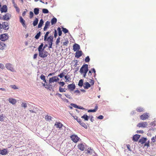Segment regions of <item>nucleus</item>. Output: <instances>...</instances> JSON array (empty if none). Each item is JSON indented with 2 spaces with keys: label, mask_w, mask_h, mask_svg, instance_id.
<instances>
[{
  "label": "nucleus",
  "mask_w": 156,
  "mask_h": 156,
  "mask_svg": "<svg viewBox=\"0 0 156 156\" xmlns=\"http://www.w3.org/2000/svg\"><path fill=\"white\" fill-rule=\"evenodd\" d=\"M38 22V20L37 18H36L33 23V25L34 26H35L37 25Z\"/></svg>",
  "instance_id": "obj_31"
},
{
  "label": "nucleus",
  "mask_w": 156,
  "mask_h": 156,
  "mask_svg": "<svg viewBox=\"0 0 156 156\" xmlns=\"http://www.w3.org/2000/svg\"><path fill=\"white\" fill-rule=\"evenodd\" d=\"M42 12L44 13H48L49 11L48 9H42Z\"/></svg>",
  "instance_id": "obj_45"
},
{
  "label": "nucleus",
  "mask_w": 156,
  "mask_h": 156,
  "mask_svg": "<svg viewBox=\"0 0 156 156\" xmlns=\"http://www.w3.org/2000/svg\"><path fill=\"white\" fill-rule=\"evenodd\" d=\"M71 105L73 106L75 108H78L79 106L77 105H76L74 104H71Z\"/></svg>",
  "instance_id": "obj_57"
},
{
  "label": "nucleus",
  "mask_w": 156,
  "mask_h": 156,
  "mask_svg": "<svg viewBox=\"0 0 156 156\" xmlns=\"http://www.w3.org/2000/svg\"><path fill=\"white\" fill-rule=\"evenodd\" d=\"M85 86H84L85 89H88L90 87V85L88 82H86L84 83Z\"/></svg>",
  "instance_id": "obj_23"
},
{
  "label": "nucleus",
  "mask_w": 156,
  "mask_h": 156,
  "mask_svg": "<svg viewBox=\"0 0 156 156\" xmlns=\"http://www.w3.org/2000/svg\"><path fill=\"white\" fill-rule=\"evenodd\" d=\"M44 23V21L43 19H41L40 20L39 23L38 25V28H40L41 27L43 24Z\"/></svg>",
  "instance_id": "obj_25"
},
{
  "label": "nucleus",
  "mask_w": 156,
  "mask_h": 156,
  "mask_svg": "<svg viewBox=\"0 0 156 156\" xmlns=\"http://www.w3.org/2000/svg\"><path fill=\"white\" fill-rule=\"evenodd\" d=\"M7 153V151L6 149H4L1 150V154L2 155H6Z\"/></svg>",
  "instance_id": "obj_26"
},
{
  "label": "nucleus",
  "mask_w": 156,
  "mask_h": 156,
  "mask_svg": "<svg viewBox=\"0 0 156 156\" xmlns=\"http://www.w3.org/2000/svg\"><path fill=\"white\" fill-rule=\"evenodd\" d=\"M59 80V78H58L56 76H54L53 77L49 78V83L50 84L52 83L56 82Z\"/></svg>",
  "instance_id": "obj_3"
},
{
  "label": "nucleus",
  "mask_w": 156,
  "mask_h": 156,
  "mask_svg": "<svg viewBox=\"0 0 156 156\" xmlns=\"http://www.w3.org/2000/svg\"><path fill=\"white\" fill-rule=\"evenodd\" d=\"M72 140L75 143H76L78 141L80 138L75 135H73L71 136Z\"/></svg>",
  "instance_id": "obj_5"
},
{
  "label": "nucleus",
  "mask_w": 156,
  "mask_h": 156,
  "mask_svg": "<svg viewBox=\"0 0 156 156\" xmlns=\"http://www.w3.org/2000/svg\"><path fill=\"white\" fill-rule=\"evenodd\" d=\"M90 59L89 56H87L85 59V62H89L90 61Z\"/></svg>",
  "instance_id": "obj_44"
},
{
  "label": "nucleus",
  "mask_w": 156,
  "mask_h": 156,
  "mask_svg": "<svg viewBox=\"0 0 156 156\" xmlns=\"http://www.w3.org/2000/svg\"><path fill=\"white\" fill-rule=\"evenodd\" d=\"M73 50L74 51H76L80 49V45L77 44H74L73 46Z\"/></svg>",
  "instance_id": "obj_15"
},
{
  "label": "nucleus",
  "mask_w": 156,
  "mask_h": 156,
  "mask_svg": "<svg viewBox=\"0 0 156 156\" xmlns=\"http://www.w3.org/2000/svg\"><path fill=\"white\" fill-rule=\"evenodd\" d=\"M55 125L56 128H59V129L61 128L63 126L61 123L58 122H56Z\"/></svg>",
  "instance_id": "obj_16"
},
{
  "label": "nucleus",
  "mask_w": 156,
  "mask_h": 156,
  "mask_svg": "<svg viewBox=\"0 0 156 156\" xmlns=\"http://www.w3.org/2000/svg\"><path fill=\"white\" fill-rule=\"evenodd\" d=\"M148 126V123L146 122H142L139 123L137 126L139 127L146 128Z\"/></svg>",
  "instance_id": "obj_4"
},
{
  "label": "nucleus",
  "mask_w": 156,
  "mask_h": 156,
  "mask_svg": "<svg viewBox=\"0 0 156 156\" xmlns=\"http://www.w3.org/2000/svg\"><path fill=\"white\" fill-rule=\"evenodd\" d=\"M43 45L44 44L43 43L41 44L38 48V51H40L43 49V48H42L43 46Z\"/></svg>",
  "instance_id": "obj_42"
},
{
  "label": "nucleus",
  "mask_w": 156,
  "mask_h": 156,
  "mask_svg": "<svg viewBox=\"0 0 156 156\" xmlns=\"http://www.w3.org/2000/svg\"><path fill=\"white\" fill-rule=\"evenodd\" d=\"M149 116V113H144L140 116V119L142 120H145L148 119Z\"/></svg>",
  "instance_id": "obj_6"
},
{
  "label": "nucleus",
  "mask_w": 156,
  "mask_h": 156,
  "mask_svg": "<svg viewBox=\"0 0 156 156\" xmlns=\"http://www.w3.org/2000/svg\"><path fill=\"white\" fill-rule=\"evenodd\" d=\"M5 67L8 70H10L11 71L14 72L15 71L14 69L12 67V65L9 63L6 64Z\"/></svg>",
  "instance_id": "obj_7"
},
{
  "label": "nucleus",
  "mask_w": 156,
  "mask_h": 156,
  "mask_svg": "<svg viewBox=\"0 0 156 156\" xmlns=\"http://www.w3.org/2000/svg\"><path fill=\"white\" fill-rule=\"evenodd\" d=\"M81 118L84 119L85 120L87 121L89 117L87 115L85 114L81 117Z\"/></svg>",
  "instance_id": "obj_30"
},
{
  "label": "nucleus",
  "mask_w": 156,
  "mask_h": 156,
  "mask_svg": "<svg viewBox=\"0 0 156 156\" xmlns=\"http://www.w3.org/2000/svg\"><path fill=\"white\" fill-rule=\"evenodd\" d=\"M68 43L69 41H66L65 42H63L62 45L63 46L66 45L68 44Z\"/></svg>",
  "instance_id": "obj_53"
},
{
  "label": "nucleus",
  "mask_w": 156,
  "mask_h": 156,
  "mask_svg": "<svg viewBox=\"0 0 156 156\" xmlns=\"http://www.w3.org/2000/svg\"><path fill=\"white\" fill-rule=\"evenodd\" d=\"M53 37L52 36H50L47 38L46 41H47L48 43H52L53 41Z\"/></svg>",
  "instance_id": "obj_22"
},
{
  "label": "nucleus",
  "mask_w": 156,
  "mask_h": 156,
  "mask_svg": "<svg viewBox=\"0 0 156 156\" xmlns=\"http://www.w3.org/2000/svg\"><path fill=\"white\" fill-rule=\"evenodd\" d=\"M6 46V45L4 44L3 42L2 43L1 42V49L3 50V49Z\"/></svg>",
  "instance_id": "obj_32"
},
{
  "label": "nucleus",
  "mask_w": 156,
  "mask_h": 156,
  "mask_svg": "<svg viewBox=\"0 0 156 156\" xmlns=\"http://www.w3.org/2000/svg\"><path fill=\"white\" fill-rule=\"evenodd\" d=\"M104 118V117L103 115H100L99 116H98L97 118L98 119H102Z\"/></svg>",
  "instance_id": "obj_55"
},
{
  "label": "nucleus",
  "mask_w": 156,
  "mask_h": 156,
  "mask_svg": "<svg viewBox=\"0 0 156 156\" xmlns=\"http://www.w3.org/2000/svg\"><path fill=\"white\" fill-rule=\"evenodd\" d=\"M45 46H47V45H45L44 47H43L42 50L38 51L39 52V55L41 58H45L47 57L48 55V52L44 50V49L45 48Z\"/></svg>",
  "instance_id": "obj_1"
},
{
  "label": "nucleus",
  "mask_w": 156,
  "mask_h": 156,
  "mask_svg": "<svg viewBox=\"0 0 156 156\" xmlns=\"http://www.w3.org/2000/svg\"><path fill=\"white\" fill-rule=\"evenodd\" d=\"M59 83L62 87L65 84L63 82H60Z\"/></svg>",
  "instance_id": "obj_54"
},
{
  "label": "nucleus",
  "mask_w": 156,
  "mask_h": 156,
  "mask_svg": "<svg viewBox=\"0 0 156 156\" xmlns=\"http://www.w3.org/2000/svg\"><path fill=\"white\" fill-rule=\"evenodd\" d=\"M60 38L58 37L57 39L56 42V44L58 45L59 43L60 42Z\"/></svg>",
  "instance_id": "obj_52"
},
{
  "label": "nucleus",
  "mask_w": 156,
  "mask_h": 156,
  "mask_svg": "<svg viewBox=\"0 0 156 156\" xmlns=\"http://www.w3.org/2000/svg\"><path fill=\"white\" fill-rule=\"evenodd\" d=\"M52 43H48L49 46H48V48H52Z\"/></svg>",
  "instance_id": "obj_56"
},
{
  "label": "nucleus",
  "mask_w": 156,
  "mask_h": 156,
  "mask_svg": "<svg viewBox=\"0 0 156 156\" xmlns=\"http://www.w3.org/2000/svg\"><path fill=\"white\" fill-rule=\"evenodd\" d=\"M45 118L47 120H49L51 119V117L50 116L47 115L45 116Z\"/></svg>",
  "instance_id": "obj_47"
},
{
  "label": "nucleus",
  "mask_w": 156,
  "mask_h": 156,
  "mask_svg": "<svg viewBox=\"0 0 156 156\" xmlns=\"http://www.w3.org/2000/svg\"><path fill=\"white\" fill-rule=\"evenodd\" d=\"M75 119L77 121V122L80 124L81 122H82L81 119H78L77 117H76V118H75Z\"/></svg>",
  "instance_id": "obj_48"
},
{
  "label": "nucleus",
  "mask_w": 156,
  "mask_h": 156,
  "mask_svg": "<svg viewBox=\"0 0 156 156\" xmlns=\"http://www.w3.org/2000/svg\"><path fill=\"white\" fill-rule=\"evenodd\" d=\"M8 11L7 6L6 5H4L2 6L1 7V13L3 12H6Z\"/></svg>",
  "instance_id": "obj_9"
},
{
  "label": "nucleus",
  "mask_w": 156,
  "mask_h": 156,
  "mask_svg": "<svg viewBox=\"0 0 156 156\" xmlns=\"http://www.w3.org/2000/svg\"><path fill=\"white\" fill-rule=\"evenodd\" d=\"M11 15L7 13L3 16L2 18H1V19L4 20H9L11 17Z\"/></svg>",
  "instance_id": "obj_8"
},
{
  "label": "nucleus",
  "mask_w": 156,
  "mask_h": 156,
  "mask_svg": "<svg viewBox=\"0 0 156 156\" xmlns=\"http://www.w3.org/2000/svg\"><path fill=\"white\" fill-rule=\"evenodd\" d=\"M83 81L81 79L79 80L78 83V85L79 86L82 87L83 85Z\"/></svg>",
  "instance_id": "obj_39"
},
{
  "label": "nucleus",
  "mask_w": 156,
  "mask_h": 156,
  "mask_svg": "<svg viewBox=\"0 0 156 156\" xmlns=\"http://www.w3.org/2000/svg\"><path fill=\"white\" fill-rule=\"evenodd\" d=\"M65 74V73H62L58 75V76L60 78H62L64 76Z\"/></svg>",
  "instance_id": "obj_43"
},
{
  "label": "nucleus",
  "mask_w": 156,
  "mask_h": 156,
  "mask_svg": "<svg viewBox=\"0 0 156 156\" xmlns=\"http://www.w3.org/2000/svg\"><path fill=\"white\" fill-rule=\"evenodd\" d=\"M78 147V148L81 151H83L85 149L84 146L82 144H79Z\"/></svg>",
  "instance_id": "obj_21"
},
{
  "label": "nucleus",
  "mask_w": 156,
  "mask_h": 156,
  "mask_svg": "<svg viewBox=\"0 0 156 156\" xmlns=\"http://www.w3.org/2000/svg\"><path fill=\"white\" fill-rule=\"evenodd\" d=\"M21 106L22 107H23L24 108H26L27 107V104L23 102L21 104Z\"/></svg>",
  "instance_id": "obj_46"
},
{
  "label": "nucleus",
  "mask_w": 156,
  "mask_h": 156,
  "mask_svg": "<svg viewBox=\"0 0 156 156\" xmlns=\"http://www.w3.org/2000/svg\"><path fill=\"white\" fill-rule=\"evenodd\" d=\"M41 32L40 31H39V32L36 35V36L35 37V38L36 39H39V37H40L41 35Z\"/></svg>",
  "instance_id": "obj_36"
},
{
  "label": "nucleus",
  "mask_w": 156,
  "mask_h": 156,
  "mask_svg": "<svg viewBox=\"0 0 156 156\" xmlns=\"http://www.w3.org/2000/svg\"><path fill=\"white\" fill-rule=\"evenodd\" d=\"M147 146V147L149 146V142L148 143L147 142L144 144V146Z\"/></svg>",
  "instance_id": "obj_63"
},
{
  "label": "nucleus",
  "mask_w": 156,
  "mask_h": 156,
  "mask_svg": "<svg viewBox=\"0 0 156 156\" xmlns=\"http://www.w3.org/2000/svg\"><path fill=\"white\" fill-rule=\"evenodd\" d=\"M127 147L129 151H131V150L130 147V145L129 144L127 145Z\"/></svg>",
  "instance_id": "obj_61"
},
{
  "label": "nucleus",
  "mask_w": 156,
  "mask_h": 156,
  "mask_svg": "<svg viewBox=\"0 0 156 156\" xmlns=\"http://www.w3.org/2000/svg\"><path fill=\"white\" fill-rule=\"evenodd\" d=\"M57 21V19L53 17L52 18V19H51V23L52 25H53V24H55Z\"/></svg>",
  "instance_id": "obj_24"
},
{
  "label": "nucleus",
  "mask_w": 156,
  "mask_h": 156,
  "mask_svg": "<svg viewBox=\"0 0 156 156\" xmlns=\"http://www.w3.org/2000/svg\"><path fill=\"white\" fill-rule=\"evenodd\" d=\"M82 55V52L81 51H77L75 53V57L77 58H79Z\"/></svg>",
  "instance_id": "obj_14"
},
{
  "label": "nucleus",
  "mask_w": 156,
  "mask_h": 156,
  "mask_svg": "<svg viewBox=\"0 0 156 156\" xmlns=\"http://www.w3.org/2000/svg\"><path fill=\"white\" fill-rule=\"evenodd\" d=\"M11 87L14 89H18L17 87L15 85H12L11 86Z\"/></svg>",
  "instance_id": "obj_51"
},
{
  "label": "nucleus",
  "mask_w": 156,
  "mask_h": 156,
  "mask_svg": "<svg viewBox=\"0 0 156 156\" xmlns=\"http://www.w3.org/2000/svg\"><path fill=\"white\" fill-rule=\"evenodd\" d=\"M137 133H144V131L143 130H137L136 131Z\"/></svg>",
  "instance_id": "obj_60"
},
{
  "label": "nucleus",
  "mask_w": 156,
  "mask_h": 156,
  "mask_svg": "<svg viewBox=\"0 0 156 156\" xmlns=\"http://www.w3.org/2000/svg\"><path fill=\"white\" fill-rule=\"evenodd\" d=\"M34 12L36 15H38L39 13V9L38 8H35L34 9Z\"/></svg>",
  "instance_id": "obj_29"
},
{
  "label": "nucleus",
  "mask_w": 156,
  "mask_h": 156,
  "mask_svg": "<svg viewBox=\"0 0 156 156\" xmlns=\"http://www.w3.org/2000/svg\"><path fill=\"white\" fill-rule=\"evenodd\" d=\"M2 27L5 30L8 29L9 28L8 23L7 22L3 23L2 24Z\"/></svg>",
  "instance_id": "obj_11"
},
{
  "label": "nucleus",
  "mask_w": 156,
  "mask_h": 156,
  "mask_svg": "<svg viewBox=\"0 0 156 156\" xmlns=\"http://www.w3.org/2000/svg\"><path fill=\"white\" fill-rule=\"evenodd\" d=\"M90 82L92 85H93L94 83V81L92 80H90Z\"/></svg>",
  "instance_id": "obj_62"
},
{
  "label": "nucleus",
  "mask_w": 156,
  "mask_h": 156,
  "mask_svg": "<svg viewBox=\"0 0 156 156\" xmlns=\"http://www.w3.org/2000/svg\"><path fill=\"white\" fill-rule=\"evenodd\" d=\"M64 95L68 98L71 99H72V97L70 95L68 94H65Z\"/></svg>",
  "instance_id": "obj_50"
},
{
  "label": "nucleus",
  "mask_w": 156,
  "mask_h": 156,
  "mask_svg": "<svg viewBox=\"0 0 156 156\" xmlns=\"http://www.w3.org/2000/svg\"><path fill=\"white\" fill-rule=\"evenodd\" d=\"M57 30H58V34L59 36H60L62 34V32L61 30V29L60 27H58L57 29Z\"/></svg>",
  "instance_id": "obj_35"
},
{
  "label": "nucleus",
  "mask_w": 156,
  "mask_h": 156,
  "mask_svg": "<svg viewBox=\"0 0 156 156\" xmlns=\"http://www.w3.org/2000/svg\"><path fill=\"white\" fill-rule=\"evenodd\" d=\"M50 22L48 21L46 22L45 24V25L44 28V31L47 30V29L48 28V27L50 26Z\"/></svg>",
  "instance_id": "obj_19"
},
{
  "label": "nucleus",
  "mask_w": 156,
  "mask_h": 156,
  "mask_svg": "<svg viewBox=\"0 0 156 156\" xmlns=\"http://www.w3.org/2000/svg\"><path fill=\"white\" fill-rule=\"evenodd\" d=\"M156 139L155 138V137H153L151 138V140L153 142H155V139Z\"/></svg>",
  "instance_id": "obj_59"
},
{
  "label": "nucleus",
  "mask_w": 156,
  "mask_h": 156,
  "mask_svg": "<svg viewBox=\"0 0 156 156\" xmlns=\"http://www.w3.org/2000/svg\"><path fill=\"white\" fill-rule=\"evenodd\" d=\"M20 22L22 24V26L24 27L26 29L27 28V26L25 24V20L22 17L20 16Z\"/></svg>",
  "instance_id": "obj_12"
},
{
  "label": "nucleus",
  "mask_w": 156,
  "mask_h": 156,
  "mask_svg": "<svg viewBox=\"0 0 156 156\" xmlns=\"http://www.w3.org/2000/svg\"><path fill=\"white\" fill-rule=\"evenodd\" d=\"M40 78L41 79L43 80V81L45 83L46 82V80H45V76L43 75V74H42L41 76H40Z\"/></svg>",
  "instance_id": "obj_34"
},
{
  "label": "nucleus",
  "mask_w": 156,
  "mask_h": 156,
  "mask_svg": "<svg viewBox=\"0 0 156 156\" xmlns=\"http://www.w3.org/2000/svg\"><path fill=\"white\" fill-rule=\"evenodd\" d=\"M34 16V13L32 11H30V18L31 19Z\"/></svg>",
  "instance_id": "obj_49"
},
{
  "label": "nucleus",
  "mask_w": 156,
  "mask_h": 156,
  "mask_svg": "<svg viewBox=\"0 0 156 156\" xmlns=\"http://www.w3.org/2000/svg\"><path fill=\"white\" fill-rule=\"evenodd\" d=\"M66 90L65 88H62L61 87H59V91L61 92H65L66 91Z\"/></svg>",
  "instance_id": "obj_33"
},
{
  "label": "nucleus",
  "mask_w": 156,
  "mask_h": 156,
  "mask_svg": "<svg viewBox=\"0 0 156 156\" xmlns=\"http://www.w3.org/2000/svg\"><path fill=\"white\" fill-rule=\"evenodd\" d=\"M65 78L66 80V82H69L71 80V78L70 77H68L67 76H65Z\"/></svg>",
  "instance_id": "obj_38"
},
{
  "label": "nucleus",
  "mask_w": 156,
  "mask_h": 156,
  "mask_svg": "<svg viewBox=\"0 0 156 156\" xmlns=\"http://www.w3.org/2000/svg\"><path fill=\"white\" fill-rule=\"evenodd\" d=\"M38 54L37 53H36L34 54L33 56V58L34 59H35L37 58V56Z\"/></svg>",
  "instance_id": "obj_58"
},
{
  "label": "nucleus",
  "mask_w": 156,
  "mask_h": 156,
  "mask_svg": "<svg viewBox=\"0 0 156 156\" xmlns=\"http://www.w3.org/2000/svg\"><path fill=\"white\" fill-rule=\"evenodd\" d=\"M62 31L63 32H64L65 34H66L68 32V30L66 29V28H63V27H62Z\"/></svg>",
  "instance_id": "obj_40"
},
{
  "label": "nucleus",
  "mask_w": 156,
  "mask_h": 156,
  "mask_svg": "<svg viewBox=\"0 0 156 156\" xmlns=\"http://www.w3.org/2000/svg\"><path fill=\"white\" fill-rule=\"evenodd\" d=\"M147 140V139L146 138L143 137L139 140V142L141 144H143L146 142Z\"/></svg>",
  "instance_id": "obj_18"
},
{
  "label": "nucleus",
  "mask_w": 156,
  "mask_h": 156,
  "mask_svg": "<svg viewBox=\"0 0 156 156\" xmlns=\"http://www.w3.org/2000/svg\"><path fill=\"white\" fill-rule=\"evenodd\" d=\"M50 33L49 31L47 32L45 34L44 37V41H46V40L47 37L48 35V34Z\"/></svg>",
  "instance_id": "obj_41"
},
{
  "label": "nucleus",
  "mask_w": 156,
  "mask_h": 156,
  "mask_svg": "<svg viewBox=\"0 0 156 156\" xmlns=\"http://www.w3.org/2000/svg\"><path fill=\"white\" fill-rule=\"evenodd\" d=\"M8 100L10 103L13 105L15 104L16 102V100L13 98H9Z\"/></svg>",
  "instance_id": "obj_20"
},
{
  "label": "nucleus",
  "mask_w": 156,
  "mask_h": 156,
  "mask_svg": "<svg viewBox=\"0 0 156 156\" xmlns=\"http://www.w3.org/2000/svg\"><path fill=\"white\" fill-rule=\"evenodd\" d=\"M8 38V35L7 34H3L1 35V40L2 41H5L7 40Z\"/></svg>",
  "instance_id": "obj_10"
},
{
  "label": "nucleus",
  "mask_w": 156,
  "mask_h": 156,
  "mask_svg": "<svg viewBox=\"0 0 156 156\" xmlns=\"http://www.w3.org/2000/svg\"><path fill=\"white\" fill-rule=\"evenodd\" d=\"M98 108V106L97 105L95 106V108L93 110H88V112H95L97 110Z\"/></svg>",
  "instance_id": "obj_27"
},
{
  "label": "nucleus",
  "mask_w": 156,
  "mask_h": 156,
  "mask_svg": "<svg viewBox=\"0 0 156 156\" xmlns=\"http://www.w3.org/2000/svg\"><path fill=\"white\" fill-rule=\"evenodd\" d=\"M57 35V34L56 30H55V34H54V37H56Z\"/></svg>",
  "instance_id": "obj_64"
},
{
  "label": "nucleus",
  "mask_w": 156,
  "mask_h": 156,
  "mask_svg": "<svg viewBox=\"0 0 156 156\" xmlns=\"http://www.w3.org/2000/svg\"><path fill=\"white\" fill-rule=\"evenodd\" d=\"M140 135L138 134H136L134 135L133 137V140L135 141H137L140 137Z\"/></svg>",
  "instance_id": "obj_17"
},
{
  "label": "nucleus",
  "mask_w": 156,
  "mask_h": 156,
  "mask_svg": "<svg viewBox=\"0 0 156 156\" xmlns=\"http://www.w3.org/2000/svg\"><path fill=\"white\" fill-rule=\"evenodd\" d=\"M136 110L137 112H143L144 110V109L143 108L139 107L137 108L136 109Z\"/></svg>",
  "instance_id": "obj_28"
},
{
  "label": "nucleus",
  "mask_w": 156,
  "mask_h": 156,
  "mask_svg": "<svg viewBox=\"0 0 156 156\" xmlns=\"http://www.w3.org/2000/svg\"><path fill=\"white\" fill-rule=\"evenodd\" d=\"M88 71V65L87 64L83 65L80 68V72L81 74L84 72H87Z\"/></svg>",
  "instance_id": "obj_2"
},
{
  "label": "nucleus",
  "mask_w": 156,
  "mask_h": 156,
  "mask_svg": "<svg viewBox=\"0 0 156 156\" xmlns=\"http://www.w3.org/2000/svg\"><path fill=\"white\" fill-rule=\"evenodd\" d=\"M80 124L85 129H87V125L83 122H81Z\"/></svg>",
  "instance_id": "obj_37"
},
{
  "label": "nucleus",
  "mask_w": 156,
  "mask_h": 156,
  "mask_svg": "<svg viewBox=\"0 0 156 156\" xmlns=\"http://www.w3.org/2000/svg\"><path fill=\"white\" fill-rule=\"evenodd\" d=\"M68 88L71 91H73L75 88V85L74 83L69 84L68 85Z\"/></svg>",
  "instance_id": "obj_13"
}]
</instances>
